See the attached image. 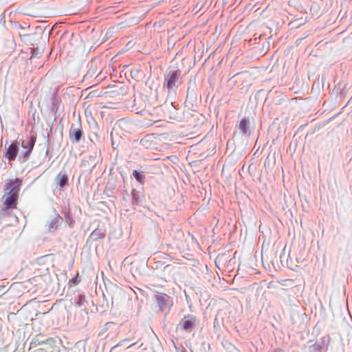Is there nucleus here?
Masks as SVG:
<instances>
[{
    "label": "nucleus",
    "mask_w": 352,
    "mask_h": 352,
    "mask_svg": "<svg viewBox=\"0 0 352 352\" xmlns=\"http://www.w3.org/2000/svg\"><path fill=\"white\" fill-rule=\"evenodd\" d=\"M36 142V137L34 136H29L26 140H23L21 143V146L25 149V152L24 153V157L27 160L34 148V144Z\"/></svg>",
    "instance_id": "f257e3e1"
},
{
    "label": "nucleus",
    "mask_w": 352,
    "mask_h": 352,
    "mask_svg": "<svg viewBox=\"0 0 352 352\" xmlns=\"http://www.w3.org/2000/svg\"><path fill=\"white\" fill-rule=\"evenodd\" d=\"M196 317L192 315H187L184 317V318L181 321V325L182 326V329L187 331H192L195 322H196Z\"/></svg>",
    "instance_id": "f03ea898"
},
{
    "label": "nucleus",
    "mask_w": 352,
    "mask_h": 352,
    "mask_svg": "<svg viewBox=\"0 0 352 352\" xmlns=\"http://www.w3.org/2000/svg\"><path fill=\"white\" fill-rule=\"evenodd\" d=\"M21 180L16 178L14 180H10L5 186V191L7 193H13L16 192L19 193L20 186L21 185Z\"/></svg>",
    "instance_id": "7ed1b4c3"
},
{
    "label": "nucleus",
    "mask_w": 352,
    "mask_h": 352,
    "mask_svg": "<svg viewBox=\"0 0 352 352\" xmlns=\"http://www.w3.org/2000/svg\"><path fill=\"white\" fill-rule=\"evenodd\" d=\"M18 194L16 192L13 193H7L3 196L5 198L4 204L7 209L14 208L16 206L18 199Z\"/></svg>",
    "instance_id": "20e7f679"
},
{
    "label": "nucleus",
    "mask_w": 352,
    "mask_h": 352,
    "mask_svg": "<svg viewBox=\"0 0 352 352\" xmlns=\"http://www.w3.org/2000/svg\"><path fill=\"white\" fill-rule=\"evenodd\" d=\"M19 151V142L15 141L12 142L6 151V157L9 160H15Z\"/></svg>",
    "instance_id": "39448f33"
},
{
    "label": "nucleus",
    "mask_w": 352,
    "mask_h": 352,
    "mask_svg": "<svg viewBox=\"0 0 352 352\" xmlns=\"http://www.w3.org/2000/svg\"><path fill=\"white\" fill-rule=\"evenodd\" d=\"M69 135L72 142H79L82 135L81 127L79 126L78 128H75L74 125H72L69 132Z\"/></svg>",
    "instance_id": "423d86ee"
},
{
    "label": "nucleus",
    "mask_w": 352,
    "mask_h": 352,
    "mask_svg": "<svg viewBox=\"0 0 352 352\" xmlns=\"http://www.w3.org/2000/svg\"><path fill=\"white\" fill-rule=\"evenodd\" d=\"M179 73L177 71L170 72L166 78V87L169 90L175 87V83L178 79Z\"/></svg>",
    "instance_id": "0eeeda50"
},
{
    "label": "nucleus",
    "mask_w": 352,
    "mask_h": 352,
    "mask_svg": "<svg viewBox=\"0 0 352 352\" xmlns=\"http://www.w3.org/2000/svg\"><path fill=\"white\" fill-rule=\"evenodd\" d=\"M56 184L60 187H64L68 183V177L66 174H58L56 179Z\"/></svg>",
    "instance_id": "6e6552de"
},
{
    "label": "nucleus",
    "mask_w": 352,
    "mask_h": 352,
    "mask_svg": "<svg viewBox=\"0 0 352 352\" xmlns=\"http://www.w3.org/2000/svg\"><path fill=\"white\" fill-rule=\"evenodd\" d=\"M168 298V296L166 294L160 293L155 296V300L160 308L163 307Z\"/></svg>",
    "instance_id": "1a4fd4ad"
},
{
    "label": "nucleus",
    "mask_w": 352,
    "mask_h": 352,
    "mask_svg": "<svg viewBox=\"0 0 352 352\" xmlns=\"http://www.w3.org/2000/svg\"><path fill=\"white\" fill-rule=\"evenodd\" d=\"M249 124V122L243 118L240 121L239 128V130L243 133L245 134L247 133L248 126Z\"/></svg>",
    "instance_id": "9d476101"
},
{
    "label": "nucleus",
    "mask_w": 352,
    "mask_h": 352,
    "mask_svg": "<svg viewBox=\"0 0 352 352\" xmlns=\"http://www.w3.org/2000/svg\"><path fill=\"white\" fill-rule=\"evenodd\" d=\"M91 236L93 237L94 239L96 240L98 239L103 238L104 234L101 232L100 230L96 229L91 232Z\"/></svg>",
    "instance_id": "9b49d317"
},
{
    "label": "nucleus",
    "mask_w": 352,
    "mask_h": 352,
    "mask_svg": "<svg viewBox=\"0 0 352 352\" xmlns=\"http://www.w3.org/2000/svg\"><path fill=\"white\" fill-rule=\"evenodd\" d=\"M62 218L60 215H57L54 219H53L50 223V228H56L57 225L59 223L60 220H61Z\"/></svg>",
    "instance_id": "f8f14e48"
},
{
    "label": "nucleus",
    "mask_w": 352,
    "mask_h": 352,
    "mask_svg": "<svg viewBox=\"0 0 352 352\" xmlns=\"http://www.w3.org/2000/svg\"><path fill=\"white\" fill-rule=\"evenodd\" d=\"M133 175L134 176V177L135 178V179L140 182V183H142L144 178V176L142 174H140L138 170H134L133 173Z\"/></svg>",
    "instance_id": "ddd939ff"
},
{
    "label": "nucleus",
    "mask_w": 352,
    "mask_h": 352,
    "mask_svg": "<svg viewBox=\"0 0 352 352\" xmlns=\"http://www.w3.org/2000/svg\"><path fill=\"white\" fill-rule=\"evenodd\" d=\"M78 282L79 281L76 278H72L69 280V283H73L74 285H77Z\"/></svg>",
    "instance_id": "4468645a"
},
{
    "label": "nucleus",
    "mask_w": 352,
    "mask_h": 352,
    "mask_svg": "<svg viewBox=\"0 0 352 352\" xmlns=\"http://www.w3.org/2000/svg\"><path fill=\"white\" fill-rule=\"evenodd\" d=\"M312 347H313L315 350H318V349H319L320 346H319V345H318V344H314V345L312 346Z\"/></svg>",
    "instance_id": "2eb2a0df"
},
{
    "label": "nucleus",
    "mask_w": 352,
    "mask_h": 352,
    "mask_svg": "<svg viewBox=\"0 0 352 352\" xmlns=\"http://www.w3.org/2000/svg\"><path fill=\"white\" fill-rule=\"evenodd\" d=\"M273 352H280V350H274Z\"/></svg>",
    "instance_id": "dca6fc26"
}]
</instances>
